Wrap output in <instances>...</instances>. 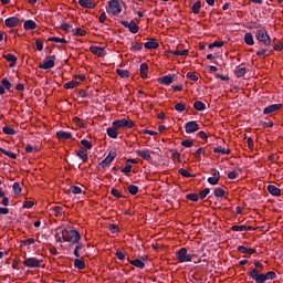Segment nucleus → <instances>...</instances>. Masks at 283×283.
<instances>
[{
    "label": "nucleus",
    "mask_w": 283,
    "mask_h": 283,
    "mask_svg": "<svg viewBox=\"0 0 283 283\" xmlns=\"http://www.w3.org/2000/svg\"><path fill=\"white\" fill-rule=\"evenodd\" d=\"M175 80H176V74H169L164 77H160L158 80V83H160L161 85H171V83H174Z\"/></svg>",
    "instance_id": "obj_10"
},
{
    "label": "nucleus",
    "mask_w": 283,
    "mask_h": 283,
    "mask_svg": "<svg viewBox=\"0 0 283 283\" xmlns=\"http://www.w3.org/2000/svg\"><path fill=\"white\" fill-rule=\"evenodd\" d=\"M186 134H196L198 129H200V126L197 122H188L185 126Z\"/></svg>",
    "instance_id": "obj_9"
},
{
    "label": "nucleus",
    "mask_w": 283,
    "mask_h": 283,
    "mask_svg": "<svg viewBox=\"0 0 283 283\" xmlns=\"http://www.w3.org/2000/svg\"><path fill=\"white\" fill-rule=\"evenodd\" d=\"M193 107H195V109H197L198 112H203V109H205V103H202V102H200V101H197V102H195V104H193Z\"/></svg>",
    "instance_id": "obj_39"
},
{
    "label": "nucleus",
    "mask_w": 283,
    "mask_h": 283,
    "mask_svg": "<svg viewBox=\"0 0 283 283\" xmlns=\"http://www.w3.org/2000/svg\"><path fill=\"white\" fill-rule=\"evenodd\" d=\"M126 255H127V253L123 250H117L116 251V258H118L119 260H125Z\"/></svg>",
    "instance_id": "obj_52"
},
{
    "label": "nucleus",
    "mask_w": 283,
    "mask_h": 283,
    "mask_svg": "<svg viewBox=\"0 0 283 283\" xmlns=\"http://www.w3.org/2000/svg\"><path fill=\"white\" fill-rule=\"evenodd\" d=\"M282 107V104H273L264 108V114H273V112H277Z\"/></svg>",
    "instance_id": "obj_19"
},
{
    "label": "nucleus",
    "mask_w": 283,
    "mask_h": 283,
    "mask_svg": "<svg viewBox=\"0 0 283 283\" xmlns=\"http://www.w3.org/2000/svg\"><path fill=\"white\" fill-rule=\"evenodd\" d=\"M116 158V150H111L108 156L101 163L102 167H107Z\"/></svg>",
    "instance_id": "obj_13"
},
{
    "label": "nucleus",
    "mask_w": 283,
    "mask_h": 283,
    "mask_svg": "<svg viewBox=\"0 0 283 283\" xmlns=\"http://www.w3.org/2000/svg\"><path fill=\"white\" fill-rule=\"evenodd\" d=\"M268 191L271 193V196H280V193H282V190L273 185L268 186Z\"/></svg>",
    "instance_id": "obj_24"
},
{
    "label": "nucleus",
    "mask_w": 283,
    "mask_h": 283,
    "mask_svg": "<svg viewBox=\"0 0 283 283\" xmlns=\"http://www.w3.org/2000/svg\"><path fill=\"white\" fill-rule=\"evenodd\" d=\"M108 14H112L113 17H117V14L123 12V7L120 6V1L118 0H111L108 2Z\"/></svg>",
    "instance_id": "obj_2"
},
{
    "label": "nucleus",
    "mask_w": 283,
    "mask_h": 283,
    "mask_svg": "<svg viewBox=\"0 0 283 283\" xmlns=\"http://www.w3.org/2000/svg\"><path fill=\"white\" fill-rule=\"evenodd\" d=\"M76 156H78V158H81L83 163H87V158H88L87 150H77Z\"/></svg>",
    "instance_id": "obj_29"
},
{
    "label": "nucleus",
    "mask_w": 283,
    "mask_h": 283,
    "mask_svg": "<svg viewBox=\"0 0 283 283\" xmlns=\"http://www.w3.org/2000/svg\"><path fill=\"white\" fill-rule=\"evenodd\" d=\"M216 198H223L224 197V190L222 188H217L214 190Z\"/></svg>",
    "instance_id": "obj_48"
},
{
    "label": "nucleus",
    "mask_w": 283,
    "mask_h": 283,
    "mask_svg": "<svg viewBox=\"0 0 283 283\" xmlns=\"http://www.w3.org/2000/svg\"><path fill=\"white\" fill-rule=\"evenodd\" d=\"M70 191H71V193H74L75 196L78 193H83V190L78 186H71Z\"/></svg>",
    "instance_id": "obj_42"
},
{
    "label": "nucleus",
    "mask_w": 283,
    "mask_h": 283,
    "mask_svg": "<svg viewBox=\"0 0 283 283\" xmlns=\"http://www.w3.org/2000/svg\"><path fill=\"white\" fill-rule=\"evenodd\" d=\"M238 251H241V253H245L247 255H253V253H255V249L247 248L244 245H239Z\"/></svg>",
    "instance_id": "obj_22"
},
{
    "label": "nucleus",
    "mask_w": 283,
    "mask_h": 283,
    "mask_svg": "<svg viewBox=\"0 0 283 283\" xmlns=\"http://www.w3.org/2000/svg\"><path fill=\"white\" fill-rule=\"evenodd\" d=\"M186 108H187V106L185 104H182V103H177L175 105L176 112H185Z\"/></svg>",
    "instance_id": "obj_50"
},
{
    "label": "nucleus",
    "mask_w": 283,
    "mask_h": 283,
    "mask_svg": "<svg viewBox=\"0 0 283 283\" xmlns=\"http://www.w3.org/2000/svg\"><path fill=\"white\" fill-rule=\"evenodd\" d=\"M275 277H276V274L273 271H270L266 274H264L265 282H266V280H275Z\"/></svg>",
    "instance_id": "obj_47"
},
{
    "label": "nucleus",
    "mask_w": 283,
    "mask_h": 283,
    "mask_svg": "<svg viewBox=\"0 0 283 283\" xmlns=\"http://www.w3.org/2000/svg\"><path fill=\"white\" fill-rule=\"evenodd\" d=\"M81 145L83 147H85L86 149H92V143H90V140H87V139H82Z\"/></svg>",
    "instance_id": "obj_54"
},
{
    "label": "nucleus",
    "mask_w": 283,
    "mask_h": 283,
    "mask_svg": "<svg viewBox=\"0 0 283 283\" xmlns=\"http://www.w3.org/2000/svg\"><path fill=\"white\" fill-rule=\"evenodd\" d=\"M2 85H3V87H6V90H10L12 87V83H10V81H8V78L2 80Z\"/></svg>",
    "instance_id": "obj_61"
},
{
    "label": "nucleus",
    "mask_w": 283,
    "mask_h": 283,
    "mask_svg": "<svg viewBox=\"0 0 283 283\" xmlns=\"http://www.w3.org/2000/svg\"><path fill=\"white\" fill-rule=\"evenodd\" d=\"M214 154H222L223 156L229 154V149L227 148H222V147H216L213 149Z\"/></svg>",
    "instance_id": "obj_44"
},
{
    "label": "nucleus",
    "mask_w": 283,
    "mask_h": 283,
    "mask_svg": "<svg viewBox=\"0 0 283 283\" xmlns=\"http://www.w3.org/2000/svg\"><path fill=\"white\" fill-rule=\"evenodd\" d=\"M200 8H202V3L197 1L192 4V12L193 14H200Z\"/></svg>",
    "instance_id": "obj_33"
},
{
    "label": "nucleus",
    "mask_w": 283,
    "mask_h": 283,
    "mask_svg": "<svg viewBox=\"0 0 283 283\" xmlns=\"http://www.w3.org/2000/svg\"><path fill=\"white\" fill-rule=\"evenodd\" d=\"M170 54H174L175 56H187V54H189V51L188 50L170 51Z\"/></svg>",
    "instance_id": "obj_37"
},
{
    "label": "nucleus",
    "mask_w": 283,
    "mask_h": 283,
    "mask_svg": "<svg viewBox=\"0 0 283 283\" xmlns=\"http://www.w3.org/2000/svg\"><path fill=\"white\" fill-rule=\"evenodd\" d=\"M202 154H205V148H198L197 151L195 153V158L197 160H200V156H202Z\"/></svg>",
    "instance_id": "obj_56"
},
{
    "label": "nucleus",
    "mask_w": 283,
    "mask_h": 283,
    "mask_svg": "<svg viewBox=\"0 0 283 283\" xmlns=\"http://www.w3.org/2000/svg\"><path fill=\"white\" fill-rule=\"evenodd\" d=\"M129 264H133V266H136L137 269H145V262L136 259V260H130Z\"/></svg>",
    "instance_id": "obj_28"
},
{
    "label": "nucleus",
    "mask_w": 283,
    "mask_h": 283,
    "mask_svg": "<svg viewBox=\"0 0 283 283\" xmlns=\"http://www.w3.org/2000/svg\"><path fill=\"white\" fill-rule=\"evenodd\" d=\"M34 242H36V240H34V238H29V239H25V240L21 241V245L22 247H30L31 244H34Z\"/></svg>",
    "instance_id": "obj_40"
},
{
    "label": "nucleus",
    "mask_w": 283,
    "mask_h": 283,
    "mask_svg": "<svg viewBox=\"0 0 283 283\" xmlns=\"http://www.w3.org/2000/svg\"><path fill=\"white\" fill-rule=\"evenodd\" d=\"M175 258L178 262H191L193 260V254L187 253V248H181L179 251L175 253Z\"/></svg>",
    "instance_id": "obj_1"
},
{
    "label": "nucleus",
    "mask_w": 283,
    "mask_h": 283,
    "mask_svg": "<svg viewBox=\"0 0 283 283\" xmlns=\"http://www.w3.org/2000/svg\"><path fill=\"white\" fill-rule=\"evenodd\" d=\"M256 39L266 46L271 45V36L266 33V30L260 29L256 31Z\"/></svg>",
    "instance_id": "obj_5"
},
{
    "label": "nucleus",
    "mask_w": 283,
    "mask_h": 283,
    "mask_svg": "<svg viewBox=\"0 0 283 283\" xmlns=\"http://www.w3.org/2000/svg\"><path fill=\"white\" fill-rule=\"evenodd\" d=\"M136 154H137V156H139L144 160H151V154L147 149L136 150Z\"/></svg>",
    "instance_id": "obj_16"
},
{
    "label": "nucleus",
    "mask_w": 283,
    "mask_h": 283,
    "mask_svg": "<svg viewBox=\"0 0 283 283\" xmlns=\"http://www.w3.org/2000/svg\"><path fill=\"white\" fill-rule=\"evenodd\" d=\"M77 85H78V82L70 81V82L64 84V88L65 90H74V87H77Z\"/></svg>",
    "instance_id": "obj_36"
},
{
    "label": "nucleus",
    "mask_w": 283,
    "mask_h": 283,
    "mask_svg": "<svg viewBox=\"0 0 283 283\" xmlns=\"http://www.w3.org/2000/svg\"><path fill=\"white\" fill-rule=\"evenodd\" d=\"M108 230L111 231V233H118V226L112 223L108 226Z\"/></svg>",
    "instance_id": "obj_59"
},
{
    "label": "nucleus",
    "mask_w": 283,
    "mask_h": 283,
    "mask_svg": "<svg viewBox=\"0 0 283 283\" xmlns=\"http://www.w3.org/2000/svg\"><path fill=\"white\" fill-rule=\"evenodd\" d=\"M212 177L208 178L209 185H218L220 182V171L217 169L211 170Z\"/></svg>",
    "instance_id": "obj_11"
},
{
    "label": "nucleus",
    "mask_w": 283,
    "mask_h": 283,
    "mask_svg": "<svg viewBox=\"0 0 283 283\" xmlns=\"http://www.w3.org/2000/svg\"><path fill=\"white\" fill-rule=\"evenodd\" d=\"M4 23H6L7 28H17V25H19V23H21V20H19V18H17V17H12V18L6 19Z\"/></svg>",
    "instance_id": "obj_12"
},
{
    "label": "nucleus",
    "mask_w": 283,
    "mask_h": 283,
    "mask_svg": "<svg viewBox=\"0 0 283 283\" xmlns=\"http://www.w3.org/2000/svg\"><path fill=\"white\" fill-rule=\"evenodd\" d=\"M112 125L117 129H125V127H127V129H132V127H134V122L127 120L126 118H122L113 122Z\"/></svg>",
    "instance_id": "obj_4"
},
{
    "label": "nucleus",
    "mask_w": 283,
    "mask_h": 283,
    "mask_svg": "<svg viewBox=\"0 0 283 283\" xmlns=\"http://www.w3.org/2000/svg\"><path fill=\"white\" fill-rule=\"evenodd\" d=\"M90 51L92 54H95V56H105V50L99 46H91Z\"/></svg>",
    "instance_id": "obj_17"
},
{
    "label": "nucleus",
    "mask_w": 283,
    "mask_h": 283,
    "mask_svg": "<svg viewBox=\"0 0 283 283\" xmlns=\"http://www.w3.org/2000/svg\"><path fill=\"white\" fill-rule=\"evenodd\" d=\"M1 154H3L4 156H8L9 158H12L13 160L17 159V154L8 151L3 148H0Z\"/></svg>",
    "instance_id": "obj_41"
},
{
    "label": "nucleus",
    "mask_w": 283,
    "mask_h": 283,
    "mask_svg": "<svg viewBox=\"0 0 283 283\" xmlns=\"http://www.w3.org/2000/svg\"><path fill=\"white\" fill-rule=\"evenodd\" d=\"M73 122L75 123V125H77V127H84L83 125V119L80 117H74Z\"/></svg>",
    "instance_id": "obj_62"
},
{
    "label": "nucleus",
    "mask_w": 283,
    "mask_h": 283,
    "mask_svg": "<svg viewBox=\"0 0 283 283\" xmlns=\"http://www.w3.org/2000/svg\"><path fill=\"white\" fill-rule=\"evenodd\" d=\"M3 134H7L8 136H14V134H17V132L14 130V128L9 127V126H4L2 128Z\"/></svg>",
    "instance_id": "obj_35"
},
{
    "label": "nucleus",
    "mask_w": 283,
    "mask_h": 283,
    "mask_svg": "<svg viewBox=\"0 0 283 283\" xmlns=\"http://www.w3.org/2000/svg\"><path fill=\"white\" fill-rule=\"evenodd\" d=\"M228 178L230 180H235V178H238V170H233V171L229 172Z\"/></svg>",
    "instance_id": "obj_63"
},
{
    "label": "nucleus",
    "mask_w": 283,
    "mask_h": 283,
    "mask_svg": "<svg viewBox=\"0 0 283 283\" xmlns=\"http://www.w3.org/2000/svg\"><path fill=\"white\" fill-rule=\"evenodd\" d=\"M74 266L76 268V269H80V270H83V269H85V261H83V260H81V259H75L74 260Z\"/></svg>",
    "instance_id": "obj_31"
},
{
    "label": "nucleus",
    "mask_w": 283,
    "mask_h": 283,
    "mask_svg": "<svg viewBox=\"0 0 283 283\" xmlns=\"http://www.w3.org/2000/svg\"><path fill=\"white\" fill-rule=\"evenodd\" d=\"M116 72L120 78H129V71L117 69Z\"/></svg>",
    "instance_id": "obj_34"
},
{
    "label": "nucleus",
    "mask_w": 283,
    "mask_h": 283,
    "mask_svg": "<svg viewBox=\"0 0 283 283\" xmlns=\"http://www.w3.org/2000/svg\"><path fill=\"white\" fill-rule=\"evenodd\" d=\"M234 74L238 78H242L247 74V67L244 66H237Z\"/></svg>",
    "instance_id": "obj_25"
},
{
    "label": "nucleus",
    "mask_w": 283,
    "mask_h": 283,
    "mask_svg": "<svg viewBox=\"0 0 283 283\" xmlns=\"http://www.w3.org/2000/svg\"><path fill=\"white\" fill-rule=\"evenodd\" d=\"M148 72H149V66L147 65V63L140 64V76H142V78H147Z\"/></svg>",
    "instance_id": "obj_26"
},
{
    "label": "nucleus",
    "mask_w": 283,
    "mask_h": 283,
    "mask_svg": "<svg viewBox=\"0 0 283 283\" xmlns=\"http://www.w3.org/2000/svg\"><path fill=\"white\" fill-rule=\"evenodd\" d=\"M222 45H224V42L214 41L213 43L209 44V48L212 50V48H222Z\"/></svg>",
    "instance_id": "obj_55"
},
{
    "label": "nucleus",
    "mask_w": 283,
    "mask_h": 283,
    "mask_svg": "<svg viewBox=\"0 0 283 283\" xmlns=\"http://www.w3.org/2000/svg\"><path fill=\"white\" fill-rule=\"evenodd\" d=\"M127 191L128 193H130L132 196H136V193H138V187L135 185H129L127 187Z\"/></svg>",
    "instance_id": "obj_38"
},
{
    "label": "nucleus",
    "mask_w": 283,
    "mask_h": 283,
    "mask_svg": "<svg viewBox=\"0 0 283 283\" xmlns=\"http://www.w3.org/2000/svg\"><path fill=\"white\" fill-rule=\"evenodd\" d=\"M6 61L10 63V67H14L17 65V56L14 54H6L4 55Z\"/></svg>",
    "instance_id": "obj_23"
},
{
    "label": "nucleus",
    "mask_w": 283,
    "mask_h": 283,
    "mask_svg": "<svg viewBox=\"0 0 283 283\" xmlns=\"http://www.w3.org/2000/svg\"><path fill=\"white\" fill-rule=\"evenodd\" d=\"M24 30H36V22L33 20H27L24 22Z\"/></svg>",
    "instance_id": "obj_27"
},
{
    "label": "nucleus",
    "mask_w": 283,
    "mask_h": 283,
    "mask_svg": "<svg viewBox=\"0 0 283 283\" xmlns=\"http://www.w3.org/2000/svg\"><path fill=\"white\" fill-rule=\"evenodd\" d=\"M182 147H193V140L191 139H186L181 143Z\"/></svg>",
    "instance_id": "obj_58"
},
{
    "label": "nucleus",
    "mask_w": 283,
    "mask_h": 283,
    "mask_svg": "<svg viewBox=\"0 0 283 283\" xmlns=\"http://www.w3.org/2000/svg\"><path fill=\"white\" fill-rule=\"evenodd\" d=\"M56 136L60 140H70V138H72V133L60 130L56 133Z\"/></svg>",
    "instance_id": "obj_20"
},
{
    "label": "nucleus",
    "mask_w": 283,
    "mask_h": 283,
    "mask_svg": "<svg viewBox=\"0 0 283 283\" xmlns=\"http://www.w3.org/2000/svg\"><path fill=\"white\" fill-rule=\"evenodd\" d=\"M78 3L81 8H87L88 10H93V8H96V3H94V0H78Z\"/></svg>",
    "instance_id": "obj_14"
},
{
    "label": "nucleus",
    "mask_w": 283,
    "mask_h": 283,
    "mask_svg": "<svg viewBox=\"0 0 283 283\" xmlns=\"http://www.w3.org/2000/svg\"><path fill=\"white\" fill-rule=\"evenodd\" d=\"M171 154V158H174V160H178L180 163V154L178 153V150H170Z\"/></svg>",
    "instance_id": "obj_53"
},
{
    "label": "nucleus",
    "mask_w": 283,
    "mask_h": 283,
    "mask_svg": "<svg viewBox=\"0 0 283 283\" xmlns=\"http://www.w3.org/2000/svg\"><path fill=\"white\" fill-rule=\"evenodd\" d=\"M81 240V234L76 230H67L65 229V242H72L76 244Z\"/></svg>",
    "instance_id": "obj_3"
},
{
    "label": "nucleus",
    "mask_w": 283,
    "mask_h": 283,
    "mask_svg": "<svg viewBox=\"0 0 283 283\" xmlns=\"http://www.w3.org/2000/svg\"><path fill=\"white\" fill-rule=\"evenodd\" d=\"M187 199H188V200H191L192 202H198V200L200 199V197H199V195L190 193V195H187Z\"/></svg>",
    "instance_id": "obj_49"
},
{
    "label": "nucleus",
    "mask_w": 283,
    "mask_h": 283,
    "mask_svg": "<svg viewBox=\"0 0 283 283\" xmlns=\"http://www.w3.org/2000/svg\"><path fill=\"white\" fill-rule=\"evenodd\" d=\"M23 265L28 269H39V266H41V261L35 258H28L23 261Z\"/></svg>",
    "instance_id": "obj_8"
},
{
    "label": "nucleus",
    "mask_w": 283,
    "mask_h": 283,
    "mask_svg": "<svg viewBox=\"0 0 283 283\" xmlns=\"http://www.w3.org/2000/svg\"><path fill=\"white\" fill-rule=\"evenodd\" d=\"M232 231H247V226H233Z\"/></svg>",
    "instance_id": "obj_64"
},
{
    "label": "nucleus",
    "mask_w": 283,
    "mask_h": 283,
    "mask_svg": "<svg viewBox=\"0 0 283 283\" xmlns=\"http://www.w3.org/2000/svg\"><path fill=\"white\" fill-rule=\"evenodd\" d=\"M158 42H156V40L154 39L149 40L144 44V48H146V50H158Z\"/></svg>",
    "instance_id": "obj_18"
},
{
    "label": "nucleus",
    "mask_w": 283,
    "mask_h": 283,
    "mask_svg": "<svg viewBox=\"0 0 283 283\" xmlns=\"http://www.w3.org/2000/svg\"><path fill=\"white\" fill-rule=\"evenodd\" d=\"M249 276L251 277V280H254L255 283H264L265 282L264 273H261V270L252 269L249 272Z\"/></svg>",
    "instance_id": "obj_6"
},
{
    "label": "nucleus",
    "mask_w": 283,
    "mask_h": 283,
    "mask_svg": "<svg viewBox=\"0 0 283 283\" xmlns=\"http://www.w3.org/2000/svg\"><path fill=\"white\" fill-rule=\"evenodd\" d=\"M73 34L75 36H85V34H87V32L85 30H82V29H74Z\"/></svg>",
    "instance_id": "obj_45"
},
{
    "label": "nucleus",
    "mask_w": 283,
    "mask_h": 283,
    "mask_svg": "<svg viewBox=\"0 0 283 283\" xmlns=\"http://www.w3.org/2000/svg\"><path fill=\"white\" fill-rule=\"evenodd\" d=\"M209 192H210L209 188H205L203 190H201L199 192L200 200H205V198H207V196H209Z\"/></svg>",
    "instance_id": "obj_46"
},
{
    "label": "nucleus",
    "mask_w": 283,
    "mask_h": 283,
    "mask_svg": "<svg viewBox=\"0 0 283 283\" xmlns=\"http://www.w3.org/2000/svg\"><path fill=\"white\" fill-rule=\"evenodd\" d=\"M106 132L109 138H118V128L114 127L113 124H112V127L107 128Z\"/></svg>",
    "instance_id": "obj_21"
},
{
    "label": "nucleus",
    "mask_w": 283,
    "mask_h": 283,
    "mask_svg": "<svg viewBox=\"0 0 283 283\" xmlns=\"http://www.w3.org/2000/svg\"><path fill=\"white\" fill-rule=\"evenodd\" d=\"M55 240L56 242H65V229H56Z\"/></svg>",
    "instance_id": "obj_15"
},
{
    "label": "nucleus",
    "mask_w": 283,
    "mask_h": 283,
    "mask_svg": "<svg viewBox=\"0 0 283 283\" xmlns=\"http://www.w3.org/2000/svg\"><path fill=\"white\" fill-rule=\"evenodd\" d=\"M48 41H51V42H54V43H67V41L65 39L56 38V36L49 38Z\"/></svg>",
    "instance_id": "obj_43"
},
{
    "label": "nucleus",
    "mask_w": 283,
    "mask_h": 283,
    "mask_svg": "<svg viewBox=\"0 0 283 283\" xmlns=\"http://www.w3.org/2000/svg\"><path fill=\"white\" fill-rule=\"evenodd\" d=\"M186 76L190 81H198V75H196V73H193V72H188Z\"/></svg>",
    "instance_id": "obj_57"
},
{
    "label": "nucleus",
    "mask_w": 283,
    "mask_h": 283,
    "mask_svg": "<svg viewBox=\"0 0 283 283\" xmlns=\"http://www.w3.org/2000/svg\"><path fill=\"white\" fill-rule=\"evenodd\" d=\"M128 30H129V32H132L133 34H137V32H138V25L136 24V22H134V21H132V22H129V24H128Z\"/></svg>",
    "instance_id": "obj_32"
},
{
    "label": "nucleus",
    "mask_w": 283,
    "mask_h": 283,
    "mask_svg": "<svg viewBox=\"0 0 283 283\" xmlns=\"http://www.w3.org/2000/svg\"><path fill=\"white\" fill-rule=\"evenodd\" d=\"M13 191L17 195L21 193V185L19 182L13 184Z\"/></svg>",
    "instance_id": "obj_60"
},
{
    "label": "nucleus",
    "mask_w": 283,
    "mask_h": 283,
    "mask_svg": "<svg viewBox=\"0 0 283 283\" xmlns=\"http://www.w3.org/2000/svg\"><path fill=\"white\" fill-rule=\"evenodd\" d=\"M54 61H56L55 56L45 57L43 63L39 65L40 70H52V67H54Z\"/></svg>",
    "instance_id": "obj_7"
},
{
    "label": "nucleus",
    "mask_w": 283,
    "mask_h": 283,
    "mask_svg": "<svg viewBox=\"0 0 283 283\" xmlns=\"http://www.w3.org/2000/svg\"><path fill=\"white\" fill-rule=\"evenodd\" d=\"M244 41H245L247 45H254V43H255V41H253V34H251V33H245Z\"/></svg>",
    "instance_id": "obj_30"
},
{
    "label": "nucleus",
    "mask_w": 283,
    "mask_h": 283,
    "mask_svg": "<svg viewBox=\"0 0 283 283\" xmlns=\"http://www.w3.org/2000/svg\"><path fill=\"white\" fill-rule=\"evenodd\" d=\"M179 174L181 176H184L185 178H191V174H189V170L185 169V168H180L179 170Z\"/></svg>",
    "instance_id": "obj_51"
}]
</instances>
